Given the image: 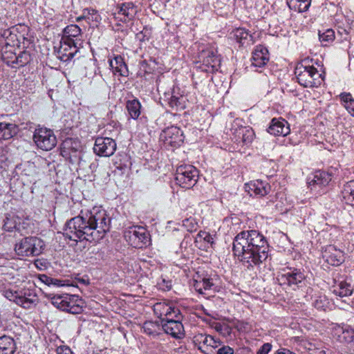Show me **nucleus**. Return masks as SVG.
I'll return each instance as SVG.
<instances>
[{
	"instance_id": "1",
	"label": "nucleus",
	"mask_w": 354,
	"mask_h": 354,
	"mask_svg": "<svg viewBox=\"0 0 354 354\" xmlns=\"http://www.w3.org/2000/svg\"><path fill=\"white\" fill-rule=\"evenodd\" d=\"M110 218L100 207H94L84 216L71 218L65 229L71 239H82L88 241L102 239L109 229Z\"/></svg>"
},
{
	"instance_id": "2",
	"label": "nucleus",
	"mask_w": 354,
	"mask_h": 354,
	"mask_svg": "<svg viewBox=\"0 0 354 354\" xmlns=\"http://www.w3.org/2000/svg\"><path fill=\"white\" fill-rule=\"evenodd\" d=\"M268 250L265 237L256 230L242 231L233 241L234 255L248 266L259 265L266 261Z\"/></svg>"
},
{
	"instance_id": "3",
	"label": "nucleus",
	"mask_w": 354,
	"mask_h": 354,
	"mask_svg": "<svg viewBox=\"0 0 354 354\" xmlns=\"http://www.w3.org/2000/svg\"><path fill=\"white\" fill-rule=\"evenodd\" d=\"M305 61L297 65L295 71L299 84L304 87H314L321 84L322 75L316 68L304 64Z\"/></svg>"
},
{
	"instance_id": "4",
	"label": "nucleus",
	"mask_w": 354,
	"mask_h": 354,
	"mask_svg": "<svg viewBox=\"0 0 354 354\" xmlns=\"http://www.w3.org/2000/svg\"><path fill=\"white\" fill-rule=\"evenodd\" d=\"M44 246L41 239L36 236H28L17 242L15 251L21 257L37 256L42 252Z\"/></svg>"
},
{
	"instance_id": "5",
	"label": "nucleus",
	"mask_w": 354,
	"mask_h": 354,
	"mask_svg": "<svg viewBox=\"0 0 354 354\" xmlns=\"http://www.w3.org/2000/svg\"><path fill=\"white\" fill-rule=\"evenodd\" d=\"M198 170L192 165H180L176 169V181L182 187L189 188L197 182Z\"/></svg>"
},
{
	"instance_id": "6",
	"label": "nucleus",
	"mask_w": 354,
	"mask_h": 354,
	"mask_svg": "<svg viewBox=\"0 0 354 354\" xmlns=\"http://www.w3.org/2000/svg\"><path fill=\"white\" fill-rule=\"evenodd\" d=\"M33 140L37 147L44 151L53 149L57 143L56 136L53 131L47 128L38 127L33 134Z\"/></svg>"
},
{
	"instance_id": "7",
	"label": "nucleus",
	"mask_w": 354,
	"mask_h": 354,
	"mask_svg": "<svg viewBox=\"0 0 354 354\" xmlns=\"http://www.w3.org/2000/svg\"><path fill=\"white\" fill-rule=\"evenodd\" d=\"M124 238L133 248H142L149 243L147 230L140 226H132L125 230Z\"/></svg>"
},
{
	"instance_id": "8",
	"label": "nucleus",
	"mask_w": 354,
	"mask_h": 354,
	"mask_svg": "<svg viewBox=\"0 0 354 354\" xmlns=\"http://www.w3.org/2000/svg\"><path fill=\"white\" fill-rule=\"evenodd\" d=\"M304 273L295 268H284L277 275V280L280 285L298 286L305 279Z\"/></svg>"
},
{
	"instance_id": "9",
	"label": "nucleus",
	"mask_w": 354,
	"mask_h": 354,
	"mask_svg": "<svg viewBox=\"0 0 354 354\" xmlns=\"http://www.w3.org/2000/svg\"><path fill=\"white\" fill-rule=\"evenodd\" d=\"M241 121L238 119L234 121L230 131L234 135L236 141L242 142L248 145L251 143L254 137V133L252 128L249 127H243L241 125Z\"/></svg>"
},
{
	"instance_id": "10",
	"label": "nucleus",
	"mask_w": 354,
	"mask_h": 354,
	"mask_svg": "<svg viewBox=\"0 0 354 354\" xmlns=\"http://www.w3.org/2000/svg\"><path fill=\"white\" fill-rule=\"evenodd\" d=\"M116 150V143L110 138H97L93 147L95 153L100 156L109 157Z\"/></svg>"
},
{
	"instance_id": "11",
	"label": "nucleus",
	"mask_w": 354,
	"mask_h": 354,
	"mask_svg": "<svg viewBox=\"0 0 354 354\" xmlns=\"http://www.w3.org/2000/svg\"><path fill=\"white\" fill-rule=\"evenodd\" d=\"M81 29L77 25L71 24L66 26L63 32V42L68 45H73L74 48H78L82 44L80 37Z\"/></svg>"
},
{
	"instance_id": "12",
	"label": "nucleus",
	"mask_w": 354,
	"mask_h": 354,
	"mask_svg": "<svg viewBox=\"0 0 354 354\" xmlns=\"http://www.w3.org/2000/svg\"><path fill=\"white\" fill-rule=\"evenodd\" d=\"M165 142L173 147H178L183 142L185 136L183 131L176 126H171L165 129L161 134Z\"/></svg>"
},
{
	"instance_id": "13",
	"label": "nucleus",
	"mask_w": 354,
	"mask_h": 354,
	"mask_svg": "<svg viewBox=\"0 0 354 354\" xmlns=\"http://www.w3.org/2000/svg\"><path fill=\"white\" fill-rule=\"evenodd\" d=\"M245 191L251 196H263L267 195L270 191V185L263 180H254L245 185Z\"/></svg>"
},
{
	"instance_id": "14",
	"label": "nucleus",
	"mask_w": 354,
	"mask_h": 354,
	"mask_svg": "<svg viewBox=\"0 0 354 354\" xmlns=\"http://www.w3.org/2000/svg\"><path fill=\"white\" fill-rule=\"evenodd\" d=\"M290 129L286 120L283 118H273L268 129V132L276 136H286Z\"/></svg>"
},
{
	"instance_id": "15",
	"label": "nucleus",
	"mask_w": 354,
	"mask_h": 354,
	"mask_svg": "<svg viewBox=\"0 0 354 354\" xmlns=\"http://www.w3.org/2000/svg\"><path fill=\"white\" fill-rule=\"evenodd\" d=\"M331 180L329 173L324 171H317L308 178V184L311 189H316L317 186H326Z\"/></svg>"
},
{
	"instance_id": "16",
	"label": "nucleus",
	"mask_w": 354,
	"mask_h": 354,
	"mask_svg": "<svg viewBox=\"0 0 354 354\" xmlns=\"http://www.w3.org/2000/svg\"><path fill=\"white\" fill-rule=\"evenodd\" d=\"M169 95L167 101L171 109L178 111L183 110L186 107L187 97L180 93L179 88H174L171 94Z\"/></svg>"
},
{
	"instance_id": "17",
	"label": "nucleus",
	"mask_w": 354,
	"mask_h": 354,
	"mask_svg": "<svg viewBox=\"0 0 354 354\" xmlns=\"http://www.w3.org/2000/svg\"><path fill=\"white\" fill-rule=\"evenodd\" d=\"M164 331L176 338H180L183 335L184 328L181 322L174 320L171 318L162 324Z\"/></svg>"
},
{
	"instance_id": "18",
	"label": "nucleus",
	"mask_w": 354,
	"mask_h": 354,
	"mask_svg": "<svg viewBox=\"0 0 354 354\" xmlns=\"http://www.w3.org/2000/svg\"><path fill=\"white\" fill-rule=\"evenodd\" d=\"M323 257L333 266H338L344 261V254L341 250H336L334 246L330 245L323 253Z\"/></svg>"
},
{
	"instance_id": "19",
	"label": "nucleus",
	"mask_w": 354,
	"mask_h": 354,
	"mask_svg": "<svg viewBox=\"0 0 354 354\" xmlns=\"http://www.w3.org/2000/svg\"><path fill=\"white\" fill-rule=\"evenodd\" d=\"M268 51L266 48L258 46L252 53V64L255 67H261L268 61Z\"/></svg>"
},
{
	"instance_id": "20",
	"label": "nucleus",
	"mask_w": 354,
	"mask_h": 354,
	"mask_svg": "<svg viewBox=\"0 0 354 354\" xmlns=\"http://www.w3.org/2000/svg\"><path fill=\"white\" fill-rule=\"evenodd\" d=\"M109 62L113 73H118L122 76L128 75L127 66L120 55L115 56L113 59H109Z\"/></svg>"
},
{
	"instance_id": "21",
	"label": "nucleus",
	"mask_w": 354,
	"mask_h": 354,
	"mask_svg": "<svg viewBox=\"0 0 354 354\" xmlns=\"http://www.w3.org/2000/svg\"><path fill=\"white\" fill-rule=\"evenodd\" d=\"M17 348L15 340L8 336L0 337V354H14Z\"/></svg>"
},
{
	"instance_id": "22",
	"label": "nucleus",
	"mask_w": 354,
	"mask_h": 354,
	"mask_svg": "<svg viewBox=\"0 0 354 354\" xmlns=\"http://www.w3.org/2000/svg\"><path fill=\"white\" fill-rule=\"evenodd\" d=\"M66 298H68V301L69 302H67L66 304L68 306H66V308L65 309V311L72 314H78L81 313L83 304L81 299L74 295H69V296Z\"/></svg>"
},
{
	"instance_id": "23",
	"label": "nucleus",
	"mask_w": 354,
	"mask_h": 354,
	"mask_svg": "<svg viewBox=\"0 0 354 354\" xmlns=\"http://www.w3.org/2000/svg\"><path fill=\"white\" fill-rule=\"evenodd\" d=\"M137 13V10L132 3H124L119 7L118 15H122L120 19L127 21L132 19Z\"/></svg>"
},
{
	"instance_id": "24",
	"label": "nucleus",
	"mask_w": 354,
	"mask_h": 354,
	"mask_svg": "<svg viewBox=\"0 0 354 354\" xmlns=\"http://www.w3.org/2000/svg\"><path fill=\"white\" fill-rule=\"evenodd\" d=\"M193 286L198 292L200 294H205L206 291L213 289L214 284L212 279L198 277L194 279Z\"/></svg>"
},
{
	"instance_id": "25",
	"label": "nucleus",
	"mask_w": 354,
	"mask_h": 354,
	"mask_svg": "<svg viewBox=\"0 0 354 354\" xmlns=\"http://www.w3.org/2000/svg\"><path fill=\"white\" fill-rule=\"evenodd\" d=\"M17 132V126L12 123L0 122V139L8 140Z\"/></svg>"
},
{
	"instance_id": "26",
	"label": "nucleus",
	"mask_w": 354,
	"mask_h": 354,
	"mask_svg": "<svg viewBox=\"0 0 354 354\" xmlns=\"http://www.w3.org/2000/svg\"><path fill=\"white\" fill-rule=\"evenodd\" d=\"M68 294H63V295H54V294H49L47 297L48 299L50 301L51 304L56 307L57 308H59L62 310L65 311V309L66 308V306H68L66 305L68 301V298H66V297H68Z\"/></svg>"
},
{
	"instance_id": "27",
	"label": "nucleus",
	"mask_w": 354,
	"mask_h": 354,
	"mask_svg": "<svg viewBox=\"0 0 354 354\" xmlns=\"http://www.w3.org/2000/svg\"><path fill=\"white\" fill-rule=\"evenodd\" d=\"M68 294H63V295H54V294H49L47 297L48 299L50 301L51 304L56 307L57 308H59L62 310L65 311V309L66 308V306H68L66 305L68 301V298H66V297H68Z\"/></svg>"
},
{
	"instance_id": "28",
	"label": "nucleus",
	"mask_w": 354,
	"mask_h": 354,
	"mask_svg": "<svg viewBox=\"0 0 354 354\" xmlns=\"http://www.w3.org/2000/svg\"><path fill=\"white\" fill-rule=\"evenodd\" d=\"M68 294H63V295H54V294H49L47 297L48 299L50 301L51 304L56 307L57 308H59L62 310L65 311V309L66 308V306H68L66 305L68 301V298H66V297H68Z\"/></svg>"
},
{
	"instance_id": "29",
	"label": "nucleus",
	"mask_w": 354,
	"mask_h": 354,
	"mask_svg": "<svg viewBox=\"0 0 354 354\" xmlns=\"http://www.w3.org/2000/svg\"><path fill=\"white\" fill-rule=\"evenodd\" d=\"M195 341L199 344H203V346H199L201 350H202L203 346H206L207 348L208 347L216 348L219 345V342L210 335L199 334L195 337Z\"/></svg>"
},
{
	"instance_id": "30",
	"label": "nucleus",
	"mask_w": 354,
	"mask_h": 354,
	"mask_svg": "<svg viewBox=\"0 0 354 354\" xmlns=\"http://www.w3.org/2000/svg\"><path fill=\"white\" fill-rule=\"evenodd\" d=\"M310 3L311 0H287V4L290 9L299 12L308 10Z\"/></svg>"
},
{
	"instance_id": "31",
	"label": "nucleus",
	"mask_w": 354,
	"mask_h": 354,
	"mask_svg": "<svg viewBox=\"0 0 354 354\" xmlns=\"http://www.w3.org/2000/svg\"><path fill=\"white\" fill-rule=\"evenodd\" d=\"M154 312L160 317L171 318V314L175 313L174 308L166 303H157L154 305Z\"/></svg>"
},
{
	"instance_id": "32",
	"label": "nucleus",
	"mask_w": 354,
	"mask_h": 354,
	"mask_svg": "<svg viewBox=\"0 0 354 354\" xmlns=\"http://www.w3.org/2000/svg\"><path fill=\"white\" fill-rule=\"evenodd\" d=\"M342 193L345 203L354 205V181L347 183L344 186Z\"/></svg>"
},
{
	"instance_id": "33",
	"label": "nucleus",
	"mask_w": 354,
	"mask_h": 354,
	"mask_svg": "<svg viewBox=\"0 0 354 354\" xmlns=\"http://www.w3.org/2000/svg\"><path fill=\"white\" fill-rule=\"evenodd\" d=\"M61 46L58 53L62 54L61 59L62 60H67L72 58L77 51V48H74L73 45H68L63 42V39L60 41Z\"/></svg>"
},
{
	"instance_id": "34",
	"label": "nucleus",
	"mask_w": 354,
	"mask_h": 354,
	"mask_svg": "<svg viewBox=\"0 0 354 354\" xmlns=\"http://www.w3.org/2000/svg\"><path fill=\"white\" fill-rule=\"evenodd\" d=\"M353 288L351 285L346 281H341L335 286L333 292L341 297H348L351 295Z\"/></svg>"
},
{
	"instance_id": "35",
	"label": "nucleus",
	"mask_w": 354,
	"mask_h": 354,
	"mask_svg": "<svg viewBox=\"0 0 354 354\" xmlns=\"http://www.w3.org/2000/svg\"><path fill=\"white\" fill-rule=\"evenodd\" d=\"M126 106L131 118L133 119H137L139 117L140 114L141 105L138 100L133 99L127 101Z\"/></svg>"
},
{
	"instance_id": "36",
	"label": "nucleus",
	"mask_w": 354,
	"mask_h": 354,
	"mask_svg": "<svg viewBox=\"0 0 354 354\" xmlns=\"http://www.w3.org/2000/svg\"><path fill=\"white\" fill-rule=\"evenodd\" d=\"M340 99L344 107L348 113L354 116V98L349 93H344L340 95Z\"/></svg>"
},
{
	"instance_id": "37",
	"label": "nucleus",
	"mask_w": 354,
	"mask_h": 354,
	"mask_svg": "<svg viewBox=\"0 0 354 354\" xmlns=\"http://www.w3.org/2000/svg\"><path fill=\"white\" fill-rule=\"evenodd\" d=\"M205 54L203 63L207 66H210L213 69H217L220 65V59L216 54L214 51H207Z\"/></svg>"
},
{
	"instance_id": "38",
	"label": "nucleus",
	"mask_w": 354,
	"mask_h": 354,
	"mask_svg": "<svg viewBox=\"0 0 354 354\" xmlns=\"http://www.w3.org/2000/svg\"><path fill=\"white\" fill-rule=\"evenodd\" d=\"M319 37L321 42L330 43L335 39V32L332 29H327L324 32H319Z\"/></svg>"
},
{
	"instance_id": "39",
	"label": "nucleus",
	"mask_w": 354,
	"mask_h": 354,
	"mask_svg": "<svg viewBox=\"0 0 354 354\" xmlns=\"http://www.w3.org/2000/svg\"><path fill=\"white\" fill-rule=\"evenodd\" d=\"M234 36L238 41L241 43L242 40L247 39L249 34L243 29H237L234 32Z\"/></svg>"
},
{
	"instance_id": "40",
	"label": "nucleus",
	"mask_w": 354,
	"mask_h": 354,
	"mask_svg": "<svg viewBox=\"0 0 354 354\" xmlns=\"http://www.w3.org/2000/svg\"><path fill=\"white\" fill-rule=\"evenodd\" d=\"M343 334H346L347 336H344V338L346 339V341L351 342L354 338V329L350 326H346V328H343Z\"/></svg>"
},
{
	"instance_id": "41",
	"label": "nucleus",
	"mask_w": 354,
	"mask_h": 354,
	"mask_svg": "<svg viewBox=\"0 0 354 354\" xmlns=\"http://www.w3.org/2000/svg\"><path fill=\"white\" fill-rule=\"evenodd\" d=\"M57 354H73L71 349L65 345L59 346L56 350Z\"/></svg>"
},
{
	"instance_id": "42",
	"label": "nucleus",
	"mask_w": 354,
	"mask_h": 354,
	"mask_svg": "<svg viewBox=\"0 0 354 354\" xmlns=\"http://www.w3.org/2000/svg\"><path fill=\"white\" fill-rule=\"evenodd\" d=\"M272 348V345L270 343L264 344L261 348L258 350L257 354H268Z\"/></svg>"
},
{
	"instance_id": "43",
	"label": "nucleus",
	"mask_w": 354,
	"mask_h": 354,
	"mask_svg": "<svg viewBox=\"0 0 354 354\" xmlns=\"http://www.w3.org/2000/svg\"><path fill=\"white\" fill-rule=\"evenodd\" d=\"M217 354H234V350L228 346H223L217 351Z\"/></svg>"
},
{
	"instance_id": "44",
	"label": "nucleus",
	"mask_w": 354,
	"mask_h": 354,
	"mask_svg": "<svg viewBox=\"0 0 354 354\" xmlns=\"http://www.w3.org/2000/svg\"><path fill=\"white\" fill-rule=\"evenodd\" d=\"M198 236L207 243L212 242L213 238L212 237V236L209 234H208L205 232H201L198 234Z\"/></svg>"
},
{
	"instance_id": "45",
	"label": "nucleus",
	"mask_w": 354,
	"mask_h": 354,
	"mask_svg": "<svg viewBox=\"0 0 354 354\" xmlns=\"http://www.w3.org/2000/svg\"><path fill=\"white\" fill-rule=\"evenodd\" d=\"M325 302H326V300H323L322 299H316L314 302V305H315V308H317V309H322V308L324 307Z\"/></svg>"
},
{
	"instance_id": "46",
	"label": "nucleus",
	"mask_w": 354,
	"mask_h": 354,
	"mask_svg": "<svg viewBox=\"0 0 354 354\" xmlns=\"http://www.w3.org/2000/svg\"><path fill=\"white\" fill-rule=\"evenodd\" d=\"M26 299V297L23 296H17L15 297V299H14V301L18 304L19 306H23V304H24V301Z\"/></svg>"
},
{
	"instance_id": "47",
	"label": "nucleus",
	"mask_w": 354,
	"mask_h": 354,
	"mask_svg": "<svg viewBox=\"0 0 354 354\" xmlns=\"http://www.w3.org/2000/svg\"><path fill=\"white\" fill-rule=\"evenodd\" d=\"M274 354H295L290 351L289 349H287L286 348H281L279 350H277Z\"/></svg>"
},
{
	"instance_id": "48",
	"label": "nucleus",
	"mask_w": 354,
	"mask_h": 354,
	"mask_svg": "<svg viewBox=\"0 0 354 354\" xmlns=\"http://www.w3.org/2000/svg\"><path fill=\"white\" fill-rule=\"evenodd\" d=\"M17 293L16 292H12L11 291H7L6 292V297L10 301H14V299H15V297H17Z\"/></svg>"
},
{
	"instance_id": "49",
	"label": "nucleus",
	"mask_w": 354,
	"mask_h": 354,
	"mask_svg": "<svg viewBox=\"0 0 354 354\" xmlns=\"http://www.w3.org/2000/svg\"><path fill=\"white\" fill-rule=\"evenodd\" d=\"M27 55H27L26 53H24V54H23V55H21V56L17 57V63H19L21 65H24V64H25L28 62V60H27V57H26V59H25V61H24H24H22V58H23L24 56H25V57H27Z\"/></svg>"
},
{
	"instance_id": "50",
	"label": "nucleus",
	"mask_w": 354,
	"mask_h": 354,
	"mask_svg": "<svg viewBox=\"0 0 354 354\" xmlns=\"http://www.w3.org/2000/svg\"><path fill=\"white\" fill-rule=\"evenodd\" d=\"M24 303V304H23L22 307L24 308H29L33 302L31 299L26 298Z\"/></svg>"
},
{
	"instance_id": "51",
	"label": "nucleus",
	"mask_w": 354,
	"mask_h": 354,
	"mask_svg": "<svg viewBox=\"0 0 354 354\" xmlns=\"http://www.w3.org/2000/svg\"><path fill=\"white\" fill-rule=\"evenodd\" d=\"M338 33L343 36V39L345 40L348 39V32L345 29H342V30H339Z\"/></svg>"
},
{
	"instance_id": "52",
	"label": "nucleus",
	"mask_w": 354,
	"mask_h": 354,
	"mask_svg": "<svg viewBox=\"0 0 354 354\" xmlns=\"http://www.w3.org/2000/svg\"><path fill=\"white\" fill-rule=\"evenodd\" d=\"M150 325H151V324H150V323H149V324L146 323V324H145L144 327H143V328H144L145 331L146 333H147L148 334H151V333H152V332L150 330V329H149V326H150Z\"/></svg>"
},
{
	"instance_id": "53",
	"label": "nucleus",
	"mask_w": 354,
	"mask_h": 354,
	"mask_svg": "<svg viewBox=\"0 0 354 354\" xmlns=\"http://www.w3.org/2000/svg\"><path fill=\"white\" fill-rule=\"evenodd\" d=\"M43 277L46 279L45 283H49V281L52 280L50 278L47 277L46 275H43Z\"/></svg>"
},
{
	"instance_id": "54",
	"label": "nucleus",
	"mask_w": 354,
	"mask_h": 354,
	"mask_svg": "<svg viewBox=\"0 0 354 354\" xmlns=\"http://www.w3.org/2000/svg\"><path fill=\"white\" fill-rule=\"evenodd\" d=\"M165 1L168 2L169 0H165Z\"/></svg>"
}]
</instances>
